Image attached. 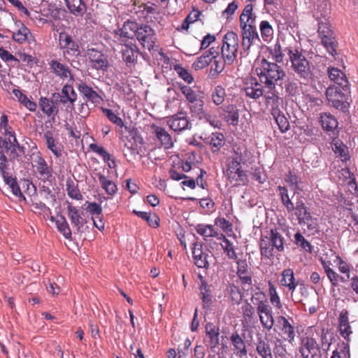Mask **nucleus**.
I'll list each match as a JSON object with an SVG mask.
<instances>
[{
  "mask_svg": "<svg viewBox=\"0 0 358 358\" xmlns=\"http://www.w3.org/2000/svg\"><path fill=\"white\" fill-rule=\"evenodd\" d=\"M71 13L75 16H83L87 10L86 4L83 0H65Z\"/></svg>",
  "mask_w": 358,
  "mask_h": 358,
  "instance_id": "39",
  "label": "nucleus"
},
{
  "mask_svg": "<svg viewBox=\"0 0 358 358\" xmlns=\"http://www.w3.org/2000/svg\"><path fill=\"white\" fill-rule=\"evenodd\" d=\"M59 45L62 50L63 55H79L80 53L79 46L71 35L66 32H61L59 35Z\"/></svg>",
  "mask_w": 358,
  "mask_h": 358,
  "instance_id": "11",
  "label": "nucleus"
},
{
  "mask_svg": "<svg viewBox=\"0 0 358 358\" xmlns=\"http://www.w3.org/2000/svg\"><path fill=\"white\" fill-rule=\"evenodd\" d=\"M87 57L92 68L103 71L108 70L109 66L108 56L102 52L91 48L87 50Z\"/></svg>",
  "mask_w": 358,
  "mask_h": 358,
  "instance_id": "13",
  "label": "nucleus"
},
{
  "mask_svg": "<svg viewBox=\"0 0 358 358\" xmlns=\"http://www.w3.org/2000/svg\"><path fill=\"white\" fill-rule=\"evenodd\" d=\"M320 118L322 128L326 132L334 133L337 129L338 121L330 113H321Z\"/></svg>",
  "mask_w": 358,
  "mask_h": 358,
  "instance_id": "36",
  "label": "nucleus"
},
{
  "mask_svg": "<svg viewBox=\"0 0 358 358\" xmlns=\"http://www.w3.org/2000/svg\"><path fill=\"white\" fill-rule=\"evenodd\" d=\"M134 34L143 49L151 51L156 43L155 30L148 24H139L136 22Z\"/></svg>",
  "mask_w": 358,
  "mask_h": 358,
  "instance_id": "9",
  "label": "nucleus"
},
{
  "mask_svg": "<svg viewBox=\"0 0 358 358\" xmlns=\"http://www.w3.org/2000/svg\"><path fill=\"white\" fill-rule=\"evenodd\" d=\"M318 36L321 44L329 55H337L338 41L331 27L328 22H320L318 24Z\"/></svg>",
  "mask_w": 358,
  "mask_h": 358,
  "instance_id": "6",
  "label": "nucleus"
},
{
  "mask_svg": "<svg viewBox=\"0 0 358 358\" xmlns=\"http://www.w3.org/2000/svg\"><path fill=\"white\" fill-rule=\"evenodd\" d=\"M348 90V88L343 90L334 85L328 87L325 95L329 104L343 111L347 110L349 108Z\"/></svg>",
  "mask_w": 358,
  "mask_h": 358,
  "instance_id": "7",
  "label": "nucleus"
},
{
  "mask_svg": "<svg viewBox=\"0 0 358 358\" xmlns=\"http://www.w3.org/2000/svg\"><path fill=\"white\" fill-rule=\"evenodd\" d=\"M333 335L328 329L323 328L320 333V348L322 351L327 352L333 342Z\"/></svg>",
  "mask_w": 358,
  "mask_h": 358,
  "instance_id": "53",
  "label": "nucleus"
},
{
  "mask_svg": "<svg viewBox=\"0 0 358 358\" xmlns=\"http://www.w3.org/2000/svg\"><path fill=\"white\" fill-rule=\"evenodd\" d=\"M259 29L261 36L264 41L268 42L273 38V29L268 21H262L259 24Z\"/></svg>",
  "mask_w": 358,
  "mask_h": 358,
  "instance_id": "59",
  "label": "nucleus"
},
{
  "mask_svg": "<svg viewBox=\"0 0 358 358\" xmlns=\"http://www.w3.org/2000/svg\"><path fill=\"white\" fill-rule=\"evenodd\" d=\"M122 45L121 55L122 60L126 63L127 66H135L137 64L138 48L136 44L129 42Z\"/></svg>",
  "mask_w": 358,
  "mask_h": 358,
  "instance_id": "18",
  "label": "nucleus"
},
{
  "mask_svg": "<svg viewBox=\"0 0 358 358\" xmlns=\"http://www.w3.org/2000/svg\"><path fill=\"white\" fill-rule=\"evenodd\" d=\"M136 29V22L127 20L126 21L122 27L115 31L116 36H118L117 39L121 45L124 43H129V39L133 38L131 33H134Z\"/></svg>",
  "mask_w": 358,
  "mask_h": 358,
  "instance_id": "22",
  "label": "nucleus"
},
{
  "mask_svg": "<svg viewBox=\"0 0 358 358\" xmlns=\"http://www.w3.org/2000/svg\"><path fill=\"white\" fill-rule=\"evenodd\" d=\"M271 115L278 125L281 132L285 133L289 129V122L283 113L279 108L271 110Z\"/></svg>",
  "mask_w": 358,
  "mask_h": 358,
  "instance_id": "43",
  "label": "nucleus"
},
{
  "mask_svg": "<svg viewBox=\"0 0 358 358\" xmlns=\"http://www.w3.org/2000/svg\"><path fill=\"white\" fill-rule=\"evenodd\" d=\"M56 227L57 230L68 240H71L72 233L70 227L65 218L62 214L56 215Z\"/></svg>",
  "mask_w": 358,
  "mask_h": 358,
  "instance_id": "41",
  "label": "nucleus"
},
{
  "mask_svg": "<svg viewBox=\"0 0 358 358\" xmlns=\"http://www.w3.org/2000/svg\"><path fill=\"white\" fill-rule=\"evenodd\" d=\"M299 352L301 358H322L323 355L320 343L310 336H305L301 338Z\"/></svg>",
  "mask_w": 358,
  "mask_h": 358,
  "instance_id": "8",
  "label": "nucleus"
},
{
  "mask_svg": "<svg viewBox=\"0 0 358 358\" xmlns=\"http://www.w3.org/2000/svg\"><path fill=\"white\" fill-rule=\"evenodd\" d=\"M263 296L262 292H256L251 298L253 304L257 305V310L262 327L267 330H271L274 325V319L271 307L268 304L266 301L259 300L257 303V300L259 296Z\"/></svg>",
  "mask_w": 358,
  "mask_h": 358,
  "instance_id": "5",
  "label": "nucleus"
},
{
  "mask_svg": "<svg viewBox=\"0 0 358 358\" xmlns=\"http://www.w3.org/2000/svg\"><path fill=\"white\" fill-rule=\"evenodd\" d=\"M294 210L299 224L305 225V223L312 222L311 213L302 200L296 201Z\"/></svg>",
  "mask_w": 358,
  "mask_h": 358,
  "instance_id": "31",
  "label": "nucleus"
},
{
  "mask_svg": "<svg viewBox=\"0 0 358 358\" xmlns=\"http://www.w3.org/2000/svg\"><path fill=\"white\" fill-rule=\"evenodd\" d=\"M225 137L220 132L212 133L206 138V143L210 145L213 153L217 152L225 145Z\"/></svg>",
  "mask_w": 358,
  "mask_h": 358,
  "instance_id": "35",
  "label": "nucleus"
},
{
  "mask_svg": "<svg viewBox=\"0 0 358 358\" xmlns=\"http://www.w3.org/2000/svg\"><path fill=\"white\" fill-rule=\"evenodd\" d=\"M134 213L145 220L149 226L157 228L159 227V218L156 214H151L147 212L138 211L134 210Z\"/></svg>",
  "mask_w": 358,
  "mask_h": 358,
  "instance_id": "55",
  "label": "nucleus"
},
{
  "mask_svg": "<svg viewBox=\"0 0 358 358\" xmlns=\"http://www.w3.org/2000/svg\"><path fill=\"white\" fill-rule=\"evenodd\" d=\"M209 251L203 249V245L199 242H195L192 247V255L194 264L199 268H207L209 266V258L211 257L208 254Z\"/></svg>",
  "mask_w": 358,
  "mask_h": 358,
  "instance_id": "16",
  "label": "nucleus"
},
{
  "mask_svg": "<svg viewBox=\"0 0 358 358\" xmlns=\"http://www.w3.org/2000/svg\"><path fill=\"white\" fill-rule=\"evenodd\" d=\"M34 156L33 167L35 169L36 177L43 182L50 181L52 178V168L48 165L40 152L34 155Z\"/></svg>",
  "mask_w": 358,
  "mask_h": 358,
  "instance_id": "10",
  "label": "nucleus"
},
{
  "mask_svg": "<svg viewBox=\"0 0 358 358\" xmlns=\"http://www.w3.org/2000/svg\"><path fill=\"white\" fill-rule=\"evenodd\" d=\"M199 278H201L199 289L203 308L209 307L212 303L211 289L207 282L203 279L201 275H199Z\"/></svg>",
  "mask_w": 358,
  "mask_h": 358,
  "instance_id": "40",
  "label": "nucleus"
},
{
  "mask_svg": "<svg viewBox=\"0 0 358 358\" xmlns=\"http://www.w3.org/2000/svg\"><path fill=\"white\" fill-rule=\"evenodd\" d=\"M224 113V120L229 124L236 126L239 122L238 110L234 104H227L222 107Z\"/></svg>",
  "mask_w": 358,
  "mask_h": 358,
  "instance_id": "37",
  "label": "nucleus"
},
{
  "mask_svg": "<svg viewBox=\"0 0 358 358\" xmlns=\"http://www.w3.org/2000/svg\"><path fill=\"white\" fill-rule=\"evenodd\" d=\"M214 56L215 57L211 62H213L211 66V71H214L215 75H218L223 71L225 66L228 64L227 62H225V60L222 59V57H220V55Z\"/></svg>",
  "mask_w": 358,
  "mask_h": 358,
  "instance_id": "63",
  "label": "nucleus"
},
{
  "mask_svg": "<svg viewBox=\"0 0 358 358\" xmlns=\"http://www.w3.org/2000/svg\"><path fill=\"white\" fill-rule=\"evenodd\" d=\"M250 153L245 149L242 151L238 148L234 156L229 158L227 167L228 179L234 186L244 185L248 182L246 173L241 169V164H246L250 158Z\"/></svg>",
  "mask_w": 358,
  "mask_h": 358,
  "instance_id": "2",
  "label": "nucleus"
},
{
  "mask_svg": "<svg viewBox=\"0 0 358 358\" xmlns=\"http://www.w3.org/2000/svg\"><path fill=\"white\" fill-rule=\"evenodd\" d=\"M194 229L196 233L201 236L205 241H207L208 238L219 239L220 236L222 234L211 224H198L195 226Z\"/></svg>",
  "mask_w": 358,
  "mask_h": 358,
  "instance_id": "34",
  "label": "nucleus"
},
{
  "mask_svg": "<svg viewBox=\"0 0 358 358\" xmlns=\"http://www.w3.org/2000/svg\"><path fill=\"white\" fill-rule=\"evenodd\" d=\"M236 274L240 282L244 288L249 289L252 285L253 272L250 268L246 259L236 260Z\"/></svg>",
  "mask_w": 358,
  "mask_h": 358,
  "instance_id": "12",
  "label": "nucleus"
},
{
  "mask_svg": "<svg viewBox=\"0 0 358 358\" xmlns=\"http://www.w3.org/2000/svg\"><path fill=\"white\" fill-rule=\"evenodd\" d=\"M217 55H220L219 47H212L196 58V61L192 64L193 69L198 71L206 68L212 62L215 57L214 55L216 56Z\"/></svg>",
  "mask_w": 358,
  "mask_h": 358,
  "instance_id": "19",
  "label": "nucleus"
},
{
  "mask_svg": "<svg viewBox=\"0 0 358 358\" xmlns=\"http://www.w3.org/2000/svg\"><path fill=\"white\" fill-rule=\"evenodd\" d=\"M167 124L172 130L178 132L189 129L192 127V124L187 118V113L183 110L169 117Z\"/></svg>",
  "mask_w": 358,
  "mask_h": 358,
  "instance_id": "15",
  "label": "nucleus"
},
{
  "mask_svg": "<svg viewBox=\"0 0 358 358\" xmlns=\"http://www.w3.org/2000/svg\"><path fill=\"white\" fill-rule=\"evenodd\" d=\"M268 53L271 59L274 61L273 63H282L283 62L284 55L282 52L281 45L280 43H276L273 46L268 48Z\"/></svg>",
  "mask_w": 358,
  "mask_h": 358,
  "instance_id": "60",
  "label": "nucleus"
},
{
  "mask_svg": "<svg viewBox=\"0 0 358 358\" xmlns=\"http://www.w3.org/2000/svg\"><path fill=\"white\" fill-rule=\"evenodd\" d=\"M280 284L288 289L291 293H293L298 285V282L294 278V273L292 268H287L282 271Z\"/></svg>",
  "mask_w": 358,
  "mask_h": 358,
  "instance_id": "30",
  "label": "nucleus"
},
{
  "mask_svg": "<svg viewBox=\"0 0 358 358\" xmlns=\"http://www.w3.org/2000/svg\"><path fill=\"white\" fill-rule=\"evenodd\" d=\"M268 236L273 248L278 252H282L284 250L285 238L278 230L276 228L271 229Z\"/></svg>",
  "mask_w": 358,
  "mask_h": 358,
  "instance_id": "47",
  "label": "nucleus"
},
{
  "mask_svg": "<svg viewBox=\"0 0 358 358\" xmlns=\"http://www.w3.org/2000/svg\"><path fill=\"white\" fill-rule=\"evenodd\" d=\"M285 52L291 63L294 73L303 81L308 83L314 79L313 66L301 50L292 47L287 48Z\"/></svg>",
  "mask_w": 358,
  "mask_h": 358,
  "instance_id": "1",
  "label": "nucleus"
},
{
  "mask_svg": "<svg viewBox=\"0 0 358 358\" xmlns=\"http://www.w3.org/2000/svg\"><path fill=\"white\" fill-rule=\"evenodd\" d=\"M226 91L221 85H217L212 92L211 99L214 104L220 106L225 100Z\"/></svg>",
  "mask_w": 358,
  "mask_h": 358,
  "instance_id": "58",
  "label": "nucleus"
},
{
  "mask_svg": "<svg viewBox=\"0 0 358 358\" xmlns=\"http://www.w3.org/2000/svg\"><path fill=\"white\" fill-rule=\"evenodd\" d=\"M230 341L234 347V350L236 351V355L241 358L245 357L248 355L245 343L237 331H234L231 334Z\"/></svg>",
  "mask_w": 358,
  "mask_h": 358,
  "instance_id": "33",
  "label": "nucleus"
},
{
  "mask_svg": "<svg viewBox=\"0 0 358 358\" xmlns=\"http://www.w3.org/2000/svg\"><path fill=\"white\" fill-rule=\"evenodd\" d=\"M66 191L68 196L75 200H82L83 196L78 189V184L76 183L71 178L66 180Z\"/></svg>",
  "mask_w": 358,
  "mask_h": 358,
  "instance_id": "51",
  "label": "nucleus"
},
{
  "mask_svg": "<svg viewBox=\"0 0 358 358\" xmlns=\"http://www.w3.org/2000/svg\"><path fill=\"white\" fill-rule=\"evenodd\" d=\"M0 172L3 175L4 182L11 189L13 194L16 196H22V194L16 181V178L8 176V173H5L3 169L2 171H0Z\"/></svg>",
  "mask_w": 358,
  "mask_h": 358,
  "instance_id": "57",
  "label": "nucleus"
},
{
  "mask_svg": "<svg viewBox=\"0 0 358 358\" xmlns=\"http://www.w3.org/2000/svg\"><path fill=\"white\" fill-rule=\"evenodd\" d=\"M332 149L335 154L341 157L342 162H347L350 159L348 148L340 140L334 143Z\"/></svg>",
  "mask_w": 358,
  "mask_h": 358,
  "instance_id": "54",
  "label": "nucleus"
},
{
  "mask_svg": "<svg viewBox=\"0 0 358 358\" xmlns=\"http://www.w3.org/2000/svg\"><path fill=\"white\" fill-rule=\"evenodd\" d=\"M331 358H351L349 343L345 341L338 343L336 349L332 352Z\"/></svg>",
  "mask_w": 358,
  "mask_h": 358,
  "instance_id": "50",
  "label": "nucleus"
},
{
  "mask_svg": "<svg viewBox=\"0 0 358 358\" xmlns=\"http://www.w3.org/2000/svg\"><path fill=\"white\" fill-rule=\"evenodd\" d=\"M67 211L68 217L73 226L78 231H80V227L83 226L81 223L82 217L79 213L78 210L72 203L67 202Z\"/></svg>",
  "mask_w": 358,
  "mask_h": 358,
  "instance_id": "42",
  "label": "nucleus"
},
{
  "mask_svg": "<svg viewBox=\"0 0 358 358\" xmlns=\"http://www.w3.org/2000/svg\"><path fill=\"white\" fill-rule=\"evenodd\" d=\"M101 110L102 113L107 117L108 120L117 125V127L122 128L124 126V122L120 117L116 115L111 109L101 107Z\"/></svg>",
  "mask_w": 358,
  "mask_h": 358,
  "instance_id": "62",
  "label": "nucleus"
},
{
  "mask_svg": "<svg viewBox=\"0 0 358 358\" xmlns=\"http://www.w3.org/2000/svg\"><path fill=\"white\" fill-rule=\"evenodd\" d=\"M329 78L339 85L343 90L348 88L349 81L345 72L338 68L329 66L327 69Z\"/></svg>",
  "mask_w": 358,
  "mask_h": 358,
  "instance_id": "23",
  "label": "nucleus"
},
{
  "mask_svg": "<svg viewBox=\"0 0 358 358\" xmlns=\"http://www.w3.org/2000/svg\"><path fill=\"white\" fill-rule=\"evenodd\" d=\"M49 65L51 72H52L56 76L59 77L62 80L69 78V81H71L72 83L74 81L73 76L68 66L55 59L51 60Z\"/></svg>",
  "mask_w": 358,
  "mask_h": 358,
  "instance_id": "21",
  "label": "nucleus"
},
{
  "mask_svg": "<svg viewBox=\"0 0 358 358\" xmlns=\"http://www.w3.org/2000/svg\"><path fill=\"white\" fill-rule=\"evenodd\" d=\"M78 90L86 101H90L92 103L96 104L102 101L101 96L85 83L81 82L79 83Z\"/></svg>",
  "mask_w": 358,
  "mask_h": 358,
  "instance_id": "26",
  "label": "nucleus"
},
{
  "mask_svg": "<svg viewBox=\"0 0 358 358\" xmlns=\"http://www.w3.org/2000/svg\"><path fill=\"white\" fill-rule=\"evenodd\" d=\"M54 96L59 98V101L63 105L68 104L67 108L73 109L78 95L71 84H66L62 87L61 93L54 94Z\"/></svg>",
  "mask_w": 358,
  "mask_h": 358,
  "instance_id": "17",
  "label": "nucleus"
},
{
  "mask_svg": "<svg viewBox=\"0 0 358 358\" xmlns=\"http://www.w3.org/2000/svg\"><path fill=\"white\" fill-rule=\"evenodd\" d=\"M255 72L260 83L265 87H273V85H278L282 82L286 74L283 69L276 63L268 62L262 59L261 64L255 69Z\"/></svg>",
  "mask_w": 358,
  "mask_h": 358,
  "instance_id": "3",
  "label": "nucleus"
},
{
  "mask_svg": "<svg viewBox=\"0 0 358 358\" xmlns=\"http://www.w3.org/2000/svg\"><path fill=\"white\" fill-rule=\"evenodd\" d=\"M262 85L264 84L257 80L256 78L250 77L245 79L243 87L245 95L255 100L263 96L264 86L263 87Z\"/></svg>",
  "mask_w": 358,
  "mask_h": 358,
  "instance_id": "14",
  "label": "nucleus"
},
{
  "mask_svg": "<svg viewBox=\"0 0 358 358\" xmlns=\"http://www.w3.org/2000/svg\"><path fill=\"white\" fill-rule=\"evenodd\" d=\"M98 177L101 187L108 194L113 196L117 192V187L113 181L107 178L101 173H99Z\"/></svg>",
  "mask_w": 358,
  "mask_h": 358,
  "instance_id": "49",
  "label": "nucleus"
},
{
  "mask_svg": "<svg viewBox=\"0 0 358 358\" xmlns=\"http://www.w3.org/2000/svg\"><path fill=\"white\" fill-rule=\"evenodd\" d=\"M13 93L17 101L26 107L29 111L34 112L36 110L37 105L34 101H31L20 89H13Z\"/></svg>",
  "mask_w": 358,
  "mask_h": 358,
  "instance_id": "45",
  "label": "nucleus"
},
{
  "mask_svg": "<svg viewBox=\"0 0 358 358\" xmlns=\"http://www.w3.org/2000/svg\"><path fill=\"white\" fill-rule=\"evenodd\" d=\"M239 47V38L234 31H228L222 38L221 48L222 59L225 60L228 66L234 64L237 57Z\"/></svg>",
  "mask_w": 358,
  "mask_h": 358,
  "instance_id": "4",
  "label": "nucleus"
},
{
  "mask_svg": "<svg viewBox=\"0 0 358 358\" xmlns=\"http://www.w3.org/2000/svg\"><path fill=\"white\" fill-rule=\"evenodd\" d=\"M262 256L271 259L273 256V247L269 236H262L259 244Z\"/></svg>",
  "mask_w": 358,
  "mask_h": 358,
  "instance_id": "48",
  "label": "nucleus"
},
{
  "mask_svg": "<svg viewBox=\"0 0 358 358\" xmlns=\"http://www.w3.org/2000/svg\"><path fill=\"white\" fill-rule=\"evenodd\" d=\"M278 190L280 196L281 202L288 212L294 210V205L289 198L288 190L285 187L278 186Z\"/></svg>",
  "mask_w": 358,
  "mask_h": 358,
  "instance_id": "56",
  "label": "nucleus"
},
{
  "mask_svg": "<svg viewBox=\"0 0 358 358\" xmlns=\"http://www.w3.org/2000/svg\"><path fill=\"white\" fill-rule=\"evenodd\" d=\"M241 48L245 52L249 51L256 41H259L257 29L249 27L248 29H241Z\"/></svg>",
  "mask_w": 358,
  "mask_h": 358,
  "instance_id": "24",
  "label": "nucleus"
},
{
  "mask_svg": "<svg viewBox=\"0 0 358 358\" xmlns=\"http://www.w3.org/2000/svg\"><path fill=\"white\" fill-rule=\"evenodd\" d=\"M263 96L265 98L266 103L271 106V110L279 108L278 106L280 104L281 99L276 91V85H273V87L264 86Z\"/></svg>",
  "mask_w": 358,
  "mask_h": 358,
  "instance_id": "32",
  "label": "nucleus"
},
{
  "mask_svg": "<svg viewBox=\"0 0 358 358\" xmlns=\"http://www.w3.org/2000/svg\"><path fill=\"white\" fill-rule=\"evenodd\" d=\"M338 331L341 336L346 340L345 343H349L350 341V336L352 334V331L350 325L348 313L347 310L342 311L339 315Z\"/></svg>",
  "mask_w": 358,
  "mask_h": 358,
  "instance_id": "27",
  "label": "nucleus"
},
{
  "mask_svg": "<svg viewBox=\"0 0 358 358\" xmlns=\"http://www.w3.org/2000/svg\"><path fill=\"white\" fill-rule=\"evenodd\" d=\"M38 106L41 111L48 117L54 119L59 113L57 102L47 97H41L38 101Z\"/></svg>",
  "mask_w": 358,
  "mask_h": 358,
  "instance_id": "25",
  "label": "nucleus"
},
{
  "mask_svg": "<svg viewBox=\"0 0 358 358\" xmlns=\"http://www.w3.org/2000/svg\"><path fill=\"white\" fill-rule=\"evenodd\" d=\"M43 138L45 140L47 148L57 157L62 156V148L53 137V134L50 131L44 133Z\"/></svg>",
  "mask_w": 358,
  "mask_h": 358,
  "instance_id": "44",
  "label": "nucleus"
},
{
  "mask_svg": "<svg viewBox=\"0 0 358 358\" xmlns=\"http://www.w3.org/2000/svg\"><path fill=\"white\" fill-rule=\"evenodd\" d=\"M278 322L280 324V329L285 335V341H287L289 343L292 344L296 336L294 327L290 324L289 320L282 315L278 317Z\"/></svg>",
  "mask_w": 358,
  "mask_h": 358,
  "instance_id": "29",
  "label": "nucleus"
},
{
  "mask_svg": "<svg viewBox=\"0 0 358 358\" xmlns=\"http://www.w3.org/2000/svg\"><path fill=\"white\" fill-rule=\"evenodd\" d=\"M218 240H222V248L227 256L231 259H236L237 254L234 244L223 234L220 236Z\"/></svg>",
  "mask_w": 358,
  "mask_h": 358,
  "instance_id": "52",
  "label": "nucleus"
},
{
  "mask_svg": "<svg viewBox=\"0 0 358 358\" xmlns=\"http://www.w3.org/2000/svg\"><path fill=\"white\" fill-rule=\"evenodd\" d=\"M90 148L94 152L100 155L105 162L108 163L110 168H114L115 166V161L112 158V156L105 150L102 146H99L96 143H92L90 145Z\"/></svg>",
  "mask_w": 358,
  "mask_h": 358,
  "instance_id": "46",
  "label": "nucleus"
},
{
  "mask_svg": "<svg viewBox=\"0 0 358 358\" xmlns=\"http://www.w3.org/2000/svg\"><path fill=\"white\" fill-rule=\"evenodd\" d=\"M205 333L208 345L213 349L220 345V329L218 325L213 322H207L205 326Z\"/></svg>",
  "mask_w": 358,
  "mask_h": 358,
  "instance_id": "20",
  "label": "nucleus"
},
{
  "mask_svg": "<svg viewBox=\"0 0 358 358\" xmlns=\"http://www.w3.org/2000/svg\"><path fill=\"white\" fill-rule=\"evenodd\" d=\"M152 128L155 136L160 142L162 146L165 149H169L173 147V141L172 137L164 128L155 124H152Z\"/></svg>",
  "mask_w": 358,
  "mask_h": 358,
  "instance_id": "28",
  "label": "nucleus"
},
{
  "mask_svg": "<svg viewBox=\"0 0 358 358\" xmlns=\"http://www.w3.org/2000/svg\"><path fill=\"white\" fill-rule=\"evenodd\" d=\"M294 243L306 251L312 252L313 246L300 232L294 234Z\"/></svg>",
  "mask_w": 358,
  "mask_h": 358,
  "instance_id": "64",
  "label": "nucleus"
},
{
  "mask_svg": "<svg viewBox=\"0 0 358 358\" xmlns=\"http://www.w3.org/2000/svg\"><path fill=\"white\" fill-rule=\"evenodd\" d=\"M256 351L262 358H273L271 345L266 338H259L257 339Z\"/></svg>",
  "mask_w": 358,
  "mask_h": 358,
  "instance_id": "38",
  "label": "nucleus"
},
{
  "mask_svg": "<svg viewBox=\"0 0 358 358\" xmlns=\"http://www.w3.org/2000/svg\"><path fill=\"white\" fill-rule=\"evenodd\" d=\"M268 285L269 299L271 304L273 305L276 308L281 309L282 308V305L275 285L271 281H268Z\"/></svg>",
  "mask_w": 358,
  "mask_h": 358,
  "instance_id": "61",
  "label": "nucleus"
}]
</instances>
